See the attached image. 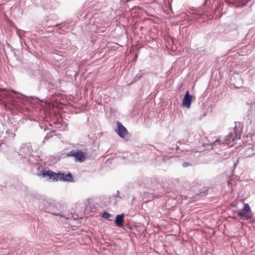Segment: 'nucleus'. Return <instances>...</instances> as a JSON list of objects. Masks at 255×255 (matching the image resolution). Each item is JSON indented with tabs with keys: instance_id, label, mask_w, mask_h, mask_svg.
I'll list each match as a JSON object with an SVG mask.
<instances>
[{
	"instance_id": "obj_2",
	"label": "nucleus",
	"mask_w": 255,
	"mask_h": 255,
	"mask_svg": "<svg viewBox=\"0 0 255 255\" xmlns=\"http://www.w3.org/2000/svg\"><path fill=\"white\" fill-rule=\"evenodd\" d=\"M67 157H74L76 161L82 162L85 159L84 153L80 150H72L67 154Z\"/></svg>"
},
{
	"instance_id": "obj_12",
	"label": "nucleus",
	"mask_w": 255,
	"mask_h": 255,
	"mask_svg": "<svg viewBox=\"0 0 255 255\" xmlns=\"http://www.w3.org/2000/svg\"><path fill=\"white\" fill-rule=\"evenodd\" d=\"M230 134H233V136L235 137V128L234 129V132L231 133Z\"/></svg>"
},
{
	"instance_id": "obj_9",
	"label": "nucleus",
	"mask_w": 255,
	"mask_h": 255,
	"mask_svg": "<svg viewBox=\"0 0 255 255\" xmlns=\"http://www.w3.org/2000/svg\"><path fill=\"white\" fill-rule=\"evenodd\" d=\"M102 217L105 219H108L111 217V215L105 211L103 213Z\"/></svg>"
},
{
	"instance_id": "obj_3",
	"label": "nucleus",
	"mask_w": 255,
	"mask_h": 255,
	"mask_svg": "<svg viewBox=\"0 0 255 255\" xmlns=\"http://www.w3.org/2000/svg\"><path fill=\"white\" fill-rule=\"evenodd\" d=\"M42 175L43 176L48 177V179L53 181H57L59 180V172L55 173L50 170H44Z\"/></svg>"
},
{
	"instance_id": "obj_4",
	"label": "nucleus",
	"mask_w": 255,
	"mask_h": 255,
	"mask_svg": "<svg viewBox=\"0 0 255 255\" xmlns=\"http://www.w3.org/2000/svg\"><path fill=\"white\" fill-rule=\"evenodd\" d=\"M193 96L189 94V92L187 91L184 96L182 101V105L187 108H189L191 106V104L192 101Z\"/></svg>"
},
{
	"instance_id": "obj_7",
	"label": "nucleus",
	"mask_w": 255,
	"mask_h": 255,
	"mask_svg": "<svg viewBox=\"0 0 255 255\" xmlns=\"http://www.w3.org/2000/svg\"><path fill=\"white\" fill-rule=\"evenodd\" d=\"M235 137L233 136V134H230L227 137V140L229 142L235 141L240 138V132L236 127L235 128Z\"/></svg>"
},
{
	"instance_id": "obj_10",
	"label": "nucleus",
	"mask_w": 255,
	"mask_h": 255,
	"mask_svg": "<svg viewBox=\"0 0 255 255\" xmlns=\"http://www.w3.org/2000/svg\"><path fill=\"white\" fill-rule=\"evenodd\" d=\"M191 165V164L189 162H185L182 163V166L184 167H186L187 166H189Z\"/></svg>"
},
{
	"instance_id": "obj_6",
	"label": "nucleus",
	"mask_w": 255,
	"mask_h": 255,
	"mask_svg": "<svg viewBox=\"0 0 255 255\" xmlns=\"http://www.w3.org/2000/svg\"><path fill=\"white\" fill-rule=\"evenodd\" d=\"M58 180L67 182H73L74 178L71 173H68L66 174H65L63 173L59 172Z\"/></svg>"
},
{
	"instance_id": "obj_5",
	"label": "nucleus",
	"mask_w": 255,
	"mask_h": 255,
	"mask_svg": "<svg viewBox=\"0 0 255 255\" xmlns=\"http://www.w3.org/2000/svg\"><path fill=\"white\" fill-rule=\"evenodd\" d=\"M117 132L119 135L122 138L126 137L128 133V131L126 128L119 122H117Z\"/></svg>"
},
{
	"instance_id": "obj_8",
	"label": "nucleus",
	"mask_w": 255,
	"mask_h": 255,
	"mask_svg": "<svg viewBox=\"0 0 255 255\" xmlns=\"http://www.w3.org/2000/svg\"><path fill=\"white\" fill-rule=\"evenodd\" d=\"M124 218V214L117 215L115 221V223L118 227H122L123 226Z\"/></svg>"
},
{
	"instance_id": "obj_11",
	"label": "nucleus",
	"mask_w": 255,
	"mask_h": 255,
	"mask_svg": "<svg viewBox=\"0 0 255 255\" xmlns=\"http://www.w3.org/2000/svg\"><path fill=\"white\" fill-rule=\"evenodd\" d=\"M216 143H220V140H218V139H217V140H216V141L213 143V146L215 145H216Z\"/></svg>"
},
{
	"instance_id": "obj_13",
	"label": "nucleus",
	"mask_w": 255,
	"mask_h": 255,
	"mask_svg": "<svg viewBox=\"0 0 255 255\" xmlns=\"http://www.w3.org/2000/svg\"><path fill=\"white\" fill-rule=\"evenodd\" d=\"M1 143H0V146H1Z\"/></svg>"
},
{
	"instance_id": "obj_1",
	"label": "nucleus",
	"mask_w": 255,
	"mask_h": 255,
	"mask_svg": "<svg viewBox=\"0 0 255 255\" xmlns=\"http://www.w3.org/2000/svg\"><path fill=\"white\" fill-rule=\"evenodd\" d=\"M238 215L241 218L244 217L247 220L252 218V212L251 208L248 203L244 204V207L242 210L237 211Z\"/></svg>"
}]
</instances>
